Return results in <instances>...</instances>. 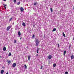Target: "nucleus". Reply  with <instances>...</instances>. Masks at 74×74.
Masks as SVG:
<instances>
[{"label": "nucleus", "instance_id": "1", "mask_svg": "<svg viewBox=\"0 0 74 74\" xmlns=\"http://www.w3.org/2000/svg\"><path fill=\"white\" fill-rule=\"evenodd\" d=\"M12 27V25H11L10 26H8L6 29V30L7 31H8L10 30V29Z\"/></svg>", "mask_w": 74, "mask_h": 74}, {"label": "nucleus", "instance_id": "2", "mask_svg": "<svg viewBox=\"0 0 74 74\" xmlns=\"http://www.w3.org/2000/svg\"><path fill=\"white\" fill-rule=\"evenodd\" d=\"M48 58L49 59H52V56L51 55H49L48 56Z\"/></svg>", "mask_w": 74, "mask_h": 74}, {"label": "nucleus", "instance_id": "3", "mask_svg": "<svg viewBox=\"0 0 74 74\" xmlns=\"http://www.w3.org/2000/svg\"><path fill=\"white\" fill-rule=\"evenodd\" d=\"M20 10L21 12H23L24 11V9H23V8L21 7L20 8Z\"/></svg>", "mask_w": 74, "mask_h": 74}, {"label": "nucleus", "instance_id": "4", "mask_svg": "<svg viewBox=\"0 0 74 74\" xmlns=\"http://www.w3.org/2000/svg\"><path fill=\"white\" fill-rule=\"evenodd\" d=\"M7 62H8V65H9V64H10V63H11V62L10 60L9 61L8 60H7Z\"/></svg>", "mask_w": 74, "mask_h": 74}, {"label": "nucleus", "instance_id": "5", "mask_svg": "<svg viewBox=\"0 0 74 74\" xmlns=\"http://www.w3.org/2000/svg\"><path fill=\"white\" fill-rule=\"evenodd\" d=\"M12 66L13 67H15L16 66V64L15 63H14L13 64Z\"/></svg>", "mask_w": 74, "mask_h": 74}, {"label": "nucleus", "instance_id": "6", "mask_svg": "<svg viewBox=\"0 0 74 74\" xmlns=\"http://www.w3.org/2000/svg\"><path fill=\"white\" fill-rule=\"evenodd\" d=\"M36 43H39V41L38 39L36 40Z\"/></svg>", "mask_w": 74, "mask_h": 74}, {"label": "nucleus", "instance_id": "7", "mask_svg": "<svg viewBox=\"0 0 74 74\" xmlns=\"http://www.w3.org/2000/svg\"><path fill=\"white\" fill-rule=\"evenodd\" d=\"M1 74H3V73H4V70H1Z\"/></svg>", "mask_w": 74, "mask_h": 74}, {"label": "nucleus", "instance_id": "8", "mask_svg": "<svg viewBox=\"0 0 74 74\" xmlns=\"http://www.w3.org/2000/svg\"><path fill=\"white\" fill-rule=\"evenodd\" d=\"M22 25L23 26H26V24L25 23H23L22 24Z\"/></svg>", "mask_w": 74, "mask_h": 74}, {"label": "nucleus", "instance_id": "9", "mask_svg": "<svg viewBox=\"0 0 74 74\" xmlns=\"http://www.w3.org/2000/svg\"><path fill=\"white\" fill-rule=\"evenodd\" d=\"M18 34L19 36H21V32H18Z\"/></svg>", "mask_w": 74, "mask_h": 74}, {"label": "nucleus", "instance_id": "10", "mask_svg": "<svg viewBox=\"0 0 74 74\" xmlns=\"http://www.w3.org/2000/svg\"><path fill=\"white\" fill-rule=\"evenodd\" d=\"M74 56L72 55L71 57V59H74Z\"/></svg>", "mask_w": 74, "mask_h": 74}, {"label": "nucleus", "instance_id": "11", "mask_svg": "<svg viewBox=\"0 0 74 74\" xmlns=\"http://www.w3.org/2000/svg\"><path fill=\"white\" fill-rule=\"evenodd\" d=\"M28 60H29L30 59V56H28Z\"/></svg>", "mask_w": 74, "mask_h": 74}, {"label": "nucleus", "instance_id": "12", "mask_svg": "<svg viewBox=\"0 0 74 74\" xmlns=\"http://www.w3.org/2000/svg\"><path fill=\"white\" fill-rule=\"evenodd\" d=\"M53 67H56V64H53Z\"/></svg>", "mask_w": 74, "mask_h": 74}, {"label": "nucleus", "instance_id": "13", "mask_svg": "<svg viewBox=\"0 0 74 74\" xmlns=\"http://www.w3.org/2000/svg\"><path fill=\"white\" fill-rule=\"evenodd\" d=\"M38 44H39V43H36V47L38 46Z\"/></svg>", "mask_w": 74, "mask_h": 74}, {"label": "nucleus", "instance_id": "14", "mask_svg": "<svg viewBox=\"0 0 74 74\" xmlns=\"http://www.w3.org/2000/svg\"><path fill=\"white\" fill-rule=\"evenodd\" d=\"M3 51H5L6 50V48L5 47L3 48Z\"/></svg>", "mask_w": 74, "mask_h": 74}, {"label": "nucleus", "instance_id": "15", "mask_svg": "<svg viewBox=\"0 0 74 74\" xmlns=\"http://www.w3.org/2000/svg\"><path fill=\"white\" fill-rule=\"evenodd\" d=\"M56 28H54L52 30V32H55V31H56Z\"/></svg>", "mask_w": 74, "mask_h": 74}, {"label": "nucleus", "instance_id": "16", "mask_svg": "<svg viewBox=\"0 0 74 74\" xmlns=\"http://www.w3.org/2000/svg\"><path fill=\"white\" fill-rule=\"evenodd\" d=\"M66 50H65L64 52V56L65 55H66Z\"/></svg>", "mask_w": 74, "mask_h": 74}, {"label": "nucleus", "instance_id": "17", "mask_svg": "<svg viewBox=\"0 0 74 74\" xmlns=\"http://www.w3.org/2000/svg\"><path fill=\"white\" fill-rule=\"evenodd\" d=\"M24 67L25 69H27V66H26V65L25 64L24 65Z\"/></svg>", "mask_w": 74, "mask_h": 74}, {"label": "nucleus", "instance_id": "18", "mask_svg": "<svg viewBox=\"0 0 74 74\" xmlns=\"http://www.w3.org/2000/svg\"><path fill=\"white\" fill-rule=\"evenodd\" d=\"M16 40H14V44L16 43Z\"/></svg>", "mask_w": 74, "mask_h": 74}, {"label": "nucleus", "instance_id": "19", "mask_svg": "<svg viewBox=\"0 0 74 74\" xmlns=\"http://www.w3.org/2000/svg\"><path fill=\"white\" fill-rule=\"evenodd\" d=\"M20 3H21V2H18L17 3V5H19Z\"/></svg>", "mask_w": 74, "mask_h": 74}, {"label": "nucleus", "instance_id": "20", "mask_svg": "<svg viewBox=\"0 0 74 74\" xmlns=\"http://www.w3.org/2000/svg\"><path fill=\"white\" fill-rule=\"evenodd\" d=\"M9 56H11V53H10L8 55Z\"/></svg>", "mask_w": 74, "mask_h": 74}, {"label": "nucleus", "instance_id": "21", "mask_svg": "<svg viewBox=\"0 0 74 74\" xmlns=\"http://www.w3.org/2000/svg\"><path fill=\"white\" fill-rule=\"evenodd\" d=\"M62 33L63 34V36H64V37H66V35H65V34H64V32H63Z\"/></svg>", "mask_w": 74, "mask_h": 74}, {"label": "nucleus", "instance_id": "22", "mask_svg": "<svg viewBox=\"0 0 74 74\" xmlns=\"http://www.w3.org/2000/svg\"><path fill=\"white\" fill-rule=\"evenodd\" d=\"M34 5H37V3H35L34 4Z\"/></svg>", "mask_w": 74, "mask_h": 74}, {"label": "nucleus", "instance_id": "23", "mask_svg": "<svg viewBox=\"0 0 74 74\" xmlns=\"http://www.w3.org/2000/svg\"><path fill=\"white\" fill-rule=\"evenodd\" d=\"M50 10L51 12H53V10H52V8H50Z\"/></svg>", "mask_w": 74, "mask_h": 74}, {"label": "nucleus", "instance_id": "24", "mask_svg": "<svg viewBox=\"0 0 74 74\" xmlns=\"http://www.w3.org/2000/svg\"><path fill=\"white\" fill-rule=\"evenodd\" d=\"M35 37V35H33L32 36V38H34V37Z\"/></svg>", "mask_w": 74, "mask_h": 74}, {"label": "nucleus", "instance_id": "25", "mask_svg": "<svg viewBox=\"0 0 74 74\" xmlns=\"http://www.w3.org/2000/svg\"><path fill=\"white\" fill-rule=\"evenodd\" d=\"M12 18H10L9 20V21H11V20L12 19Z\"/></svg>", "mask_w": 74, "mask_h": 74}, {"label": "nucleus", "instance_id": "26", "mask_svg": "<svg viewBox=\"0 0 74 74\" xmlns=\"http://www.w3.org/2000/svg\"><path fill=\"white\" fill-rule=\"evenodd\" d=\"M37 53H38V49H37Z\"/></svg>", "mask_w": 74, "mask_h": 74}, {"label": "nucleus", "instance_id": "27", "mask_svg": "<svg viewBox=\"0 0 74 74\" xmlns=\"http://www.w3.org/2000/svg\"><path fill=\"white\" fill-rule=\"evenodd\" d=\"M65 74H68V72H66L65 73Z\"/></svg>", "mask_w": 74, "mask_h": 74}, {"label": "nucleus", "instance_id": "28", "mask_svg": "<svg viewBox=\"0 0 74 74\" xmlns=\"http://www.w3.org/2000/svg\"><path fill=\"white\" fill-rule=\"evenodd\" d=\"M58 47L59 48V44L58 43Z\"/></svg>", "mask_w": 74, "mask_h": 74}, {"label": "nucleus", "instance_id": "29", "mask_svg": "<svg viewBox=\"0 0 74 74\" xmlns=\"http://www.w3.org/2000/svg\"><path fill=\"white\" fill-rule=\"evenodd\" d=\"M16 0H14V3H16Z\"/></svg>", "mask_w": 74, "mask_h": 74}, {"label": "nucleus", "instance_id": "30", "mask_svg": "<svg viewBox=\"0 0 74 74\" xmlns=\"http://www.w3.org/2000/svg\"><path fill=\"white\" fill-rule=\"evenodd\" d=\"M4 8H5V10H6V7H5V6H4Z\"/></svg>", "mask_w": 74, "mask_h": 74}, {"label": "nucleus", "instance_id": "31", "mask_svg": "<svg viewBox=\"0 0 74 74\" xmlns=\"http://www.w3.org/2000/svg\"><path fill=\"white\" fill-rule=\"evenodd\" d=\"M3 5H4L5 6H6L7 5H4V4H3Z\"/></svg>", "mask_w": 74, "mask_h": 74}, {"label": "nucleus", "instance_id": "32", "mask_svg": "<svg viewBox=\"0 0 74 74\" xmlns=\"http://www.w3.org/2000/svg\"><path fill=\"white\" fill-rule=\"evenodd\" d=\"M40 69L41 70L42 69V66H41L40 68Z\"/></svg>", "mask_w": 74, "mask_h": 74}, {"label": "nucleus", "instance_id": "33", "mask_svg": "<svg viewBox=\"0 0 74 74\" xmlns=\"http://www.w3.org/2000/svg\"><path fill=\"white\" fill-rule=\"evenodd\" d=\"M38 49V50H39V49H39L38 48H38H37V49Z\"/></svg>", "mask_w": 74, "mask_h": 74}, {"label": "nucleus", "instance_id": "34", "mask_svg": "<svg viewBox=\"0 0 74 74\" xmlns=\"http://www.w3.org/2000/svg\"><path fill=\"white\" fill-rule=\"evenodd\" d=\"M3 69H4L5 67H2Z\"/></svg>", "mask_w": 74, "mask_h": 74}, {"label": "nucleus", "instance_id": "35", "mask_svg": "<svg viewBox=\"0 0 74 74\" xmlns=\"http://www.w3.org/2000/svg\"><path fill=\"white\" fill-rule=\"evenodd\" d=\"M21 39H22V38H20V40H21Z\"/></svg>", "mask_w": 74, "mask_h": 74}, {"label": "nucleus", "instance_id": "36", "mask_svg": "<svg viewBox=\"0 0 74 74\" xmlns=\"http://www.w3.org/2000/svg\"><path fill=\"white\" fill-rule=\"evenodd\" d=\"M3 0V1H6V0Z\"/></svg>", "mask_w": 74, "mask_h": 74}, {"label": "nucleus", "instance_id": "37", "mask_svg": "<svg viewBox=\"0 0 74 74\" xmlns=\"http://www.w3.org/2000/svg\"><path fill=\"white\" fill-rule=\"evenodd\" d=\"M33 26L34 27V25H33Z\"/></svg>", "mask_w": 74, "mask_h": 74}, {"label": "nucleus", "instance_id": "38", "mask_svg": "<svg viewBox=\"0 0 74 74\" xmlns=\"http://www.w3.org/2000/svg\"><path fill=\"white\" fill-rule=\"evenodd\" d=\"M1 58V56H0V58Z\"/></svg>", "mask_w": 74, "mask_h": 74}, {"label": "nucleus", "instance_id": "39", "mask_svg": "<svg viewBox=\"0 0 74 74\" xmlns=\"http://www.w3.org/2000/svg\"><path fill=\"white\" fill-rule=\"evenodd\" d=\"M36 56H38V55H37Z\"/></svg>", "mask_w": 74, "mask_h": 74}]
</instances>
